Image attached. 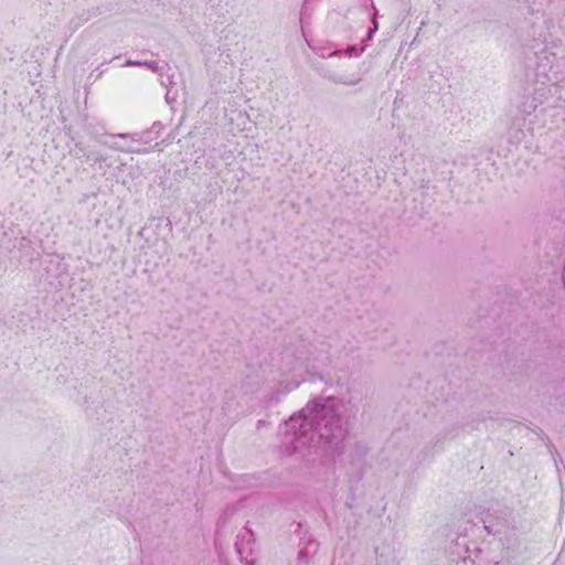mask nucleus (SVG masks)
<instances>
[{
    "label": "nucleus",
    "instance_id": "obj_11",
    "mask_svg": "<svg viewBox=\"0 0 565 565\" xmlns=\"http://www.w3.org/2000/svg\"><path fill=\"white\" fill-rule=\"evenodd\" d=\"M331 79L333 83L344 84V85H349V86L356 85L361 81L360 77H349V76H343V75H333V76H331Z\"/></svg>",
    "mask_w": 565,
    "mask_h": 565
},
{
    "label": "nucleus",
    "instance_id": "obj_16",
    "mask_svg": "<svg viewBox=\"0 0 565 565\" xmlns=\"http://www.w3.org/2000/svg\"><path fill=\"white\" fill-rule=\"evenodd\" d=\"M372 24H373V26H372V28H370V29L367 30L366 40H371V39H372V36H373V34H374V33L377 31V29H379V24H377V21H376L375 17L372 19Z\"/></svg>",
    "mask_w": 565,
    "mask_h": 565
},
{
    "label": "nucleus",
    "instance_id": "obj_4",
    "mask_svg": "<svg viewBox=\"0 0 565 565\" xmlns=\"http://www.w3.org/2000/svg\"><path fill=\"white\" fill-rule=\"evenodd\" d=\"M255 544L254 533L247 526L238 533L235 541V550L244 565H255L253 559H248V556L253 554V545Z\"/></svg>",
    "mask_w": 565,
    "mask_h": 565
},
{
    "label": "nucleus",
    "instance_id": "obj_7",
    "mask_svg": "<svg viewBox=\"0 0 565 565\" xmlns=\"http://www.w3.org/2000/svg\"><path fill=\"white\" fill-rule=\"evenodd\" d=\"M108 147L116 151L127 152V153H145V152H147V149H142V148L135 146V142H132V139H130L129 143H127V145H119L118 142H113V143H109Z\"/></svg>",
    "mask_w": 565,
    "mask_h": 565
},
{
    "label": "nucleus",
    "instance_id": "obj_14",
    "mask_svg": "<svg viewBox=\"0 0 565 565\" xmlns=\"http://www.w3.org/2000/svg\"><path fill=\"white\" fill-rule=\"evenodd\" d=\"M166 102L169 104V105H172L173 103L177 102V98H178V94L175 92H172L171 88H168L167 93H166Z\"/></svg>",
    "mask_w": 565,
    "mask_h": 565
},
{
    "label": "nucleus",
    "instance_id": "obj_9",
    "mask_svg": "<svg viewBox=\"0 0 565 565\" xmlns=\"http://www.w3.org/2000/svg\"><path fill=\"white\" fill-rule=\"evenodd\" d=\"M539 106L535 97H526L525 100L519 106V109L524 115H531Z\"/></svg>",
    "mask_w": 565,
    "mask_h": 565
},
{
    "label": "nucleus",
    "instance_id": "obj_13",
    "mask_svg": "<svg viewBox=\"0 0 565 565\" xmlns=\"http://www.w3.org/2000/svg\"><path fill=\"white\" fill-rule=\"evenodd\" d=\"M313 542H309L308 546L305 548H301L298 553V561L305 562L309 557V546L313 545Z\"/></svg>",
    "mask_w": 565,
    "mask_h": 565
},
{
    "label": "nucleus",
    "instance_id": "obj_1",
    "mask_svg": "<svg viewBox=\"0 0 565 565\" xmlns=\"http://www.w3.org/2000/svg\"><path fill=\"white\" fill-rule=\"evenodd\" d=\"M348 404L335 396H316L279 426L278 451L291 456L316 435L331 456H340L350 435Z\"/></svg>",
    "mask_w": 565,
    "mask_h": 565
},
{
    "label": "nucleus",
    "instance_id": "obj_8",
    "mask_svg": "<svg viewBox=\"0 0 565 565\" xmlns=\"http://www.w3.org/2000/svg\"><path fill=\"white\" fill-rule=\"evenodd\" d=\"M124 66H140V67H147L151 70L152 72H159V64L156 61H134V60H127L124 64Z\"/></svg>",
    "mask_w": 565,
    "mask_h": 565
},
{
    "label": "nucleus",
    "instance_id": "obj_18",
    "mask_svg": "<svg viewBox=\"0 0 565 565\" xmlns=\"http://www.w3.org/2000/svg\"><path fill=\"white\" fill-rule=\"evenodd\" d=\"M308 0H306L305 2H307ZM306 14V3H303L302 6V9H301V12H300V22L303 23V17Z\"/></svg>",
    "mask_w": 565,
    "mask_h": 565
},
{
    "label": "nucleus",
    "instance_id": "obj_20",
    "mask_svg": "<svg viewBox=\"0 0 565 565\" xmlns=\"http://www.w3.org/2000/svg\"><path fill=\"white\" fill-rule=\"evenodd\" d=\"M96 70L99 72L98 76H100L104 73V70H102L100 67H97Z\"/></svg>",
    "mask_w": 565,
    "mask_h": 565
},
{
    "label": "nucleus",
    "instance_id": "obj_6",
    "mask_svg": "<svg viewBox=\"0 0 565 565\" xmlns=\"http://www.w3.org/2000/svg\"><path fill=\"white\" fill-rule=\"evenodd\" d=\"M483 527L489 534H499L508 527L505 519H487L483 520Z\"/></svg>",
    "mask_w": 565,
    "mask_h": 565
},
{
    "label": "nucleus",
    "instance_id": "obj_19",
    "mask_svg": "<svg viewBox=\"0 0 565 565\" xmlns=\"http://www.w3.org/2000/svg\"><path fill=\"white\" fill-rule=\"evenodd\" d=\"M265 424H266V422H265L264 419H259V420H257L256 426H257V428H260V427H262V426H264Z\"/></svg>",
    "mask_w": 565,
    "mask_h": 565
},
{
    "label": "nucleus",
    "instance_id": "obj_17",
    "mask_svg": "<svg viewBox=\"0 0 565 565\" xmlns=\"http://www.w3.org/2000/svg\"><path fill=\"white\" fill-rule=\"evenodd\" d=\"M348 51H349L350 56H353V55L354 56H359L362 53L363 50L362 49L359 50L355 46H352V47H349Z\"/></svg>",
    "mask_w": 565,
    "mask_h": 565
},
{
    "label": "nucleus",
    "instance_id": "obj_10",
    "mask_svg": "<svg viewBox=\"0 0 565 565\" xmlns=\"http://www.w3.org/2000/svg\"><path fill=\"white\" fill-rule=\"evenodd\" d=\"M457 547H463L465 548V555L461 557V559L457 563H461L462 565H475V559L471 558V554L469 551V547L466 545L465 539H462V542L459 540L456 542Z\"/></svg>",
    "mask_w": 565,
    "mask_h": 565
},
{
    "label": "nucleus",
    "instance_id": "obj_2",
    "mask_svg": "<svg viewBox=\"0 0 565 565\" xmlns=\"http://www.w3.org/2000/svg\"><path fill=\"white\" fill-rule=\"evenodd\" d=\"M45 280L55 289H62L71 278L67 264L56 255L44 260Z\"/></svg>",
    "mask_w": 565,
    "mask_h": 565
},
{
    "label": "nucleus",
    "instance_id": "obj_3",
    "mask_svg": "<svg viewBox=\"0 0 565 565\" xmlns=\"http://www.w3.org/2000/svg\"><path fill=\"white\" fill-rule=\"evenodd\" d=\"M163 129L164 126L161 121H154L150 128L139 134H117L113 135V137L120 139H132L135 146L141 148V146L150 145L152 141L157 140Z\"/></svg>",
    "mask_w": 565,
    "mask_h": 565
},
{
    "label": "nucleus",
    "instance_id": "obj_5",
    "mask_svg": "<svg viewBox=\"0 0 565 565\" xmlns=\"http://www.w3.org/2000/svg\"><path fill=\"white\" fill-rule=\"evenodd\" d=\"M75 156H77L78 158L86 157V160L93 163H102L105 162L107 159V157L99 151H87L86 153L85 148L82 147V145L79 143L75 146Z\"/></svg>",
    "mask_w": 565,
    "mask_h": 565
},
{
    "label": "nucleus",
    "instance_id": "obj_12",
    "mask_svg": "<svg viewBox=\"0 0 565 565\" xmlns=\"http://www.w3.org/2000/svg\"><path fill=\"white\" fill-rule=\"evenodd\" d=\"M163 68L164 67H159V72H156L157 74H159L160 76V82H161V85L169 88L171 86H173L174 82H173V75H170V74H164L163 73Z\"/></svg>",
    "mask_w": 565,
    "mask_h": 565
},
{
    "label": "nucleus",
    "instance_id": "obj_15",
    "mask_svg": "<svg viewBox=\"0 0 565 565\" xmlns=\"http://www.w3.org/2000/svg\"><path fill=\"white\" fill-rule=\"evenodd\" d=\"M330 363V356H329V353L326 352L319 360V364L318 365H312V367L315 369V371L317 369H320L322 366H326Z\"/></svg>",
    "mask_w": 565,
    "mask_h": 565
}]
</instances>
